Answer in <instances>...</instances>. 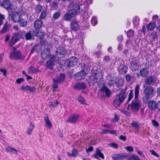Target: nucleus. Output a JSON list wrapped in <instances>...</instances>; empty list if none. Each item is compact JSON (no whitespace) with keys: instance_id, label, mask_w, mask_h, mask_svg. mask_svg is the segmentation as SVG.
<instances>
[{"instance_id":"f257e3e1","label":"nucleus","mask_w":160,"mask_h":160,"mask_svg":"<svg viewBox=\"0 0 160 160\" xmlns=\"http://www.w3.org/2000/svg\"><path fill=\"white\" fill-rule=\"evenodd\" d=\"M139 89V85H137L135 88L134 99L132 101L130 104H129L128 105V109L130 108L131 110L135 112H138L141 106L138 100Z\"/></svg>"},{"instance_id":"f03ea898","label":"nucleus","mask_w":160,"mask_h":160,"mask_svg":"<svg viewBox=\"0 0 160 160\" xmlns=\"http://www.w3.org/2000/svg\"><path fill=\"white\" fill-rule=\"evenodd\" d=\"M127 89L128 88L126 87L120 90L118 93L116 94V98L113 102V104L115 107H119L124 102L127 96Z\"/></svg>"},{"instance_id":"7ed1b4c3","label":"nucleus","mask_w":160,"mask_h":160,"mask_svg":"<svg viewBox=\"0 0 160 160\" xmlns=\"http://www.w3.org/2000/svg\"><path fill=\"white\" fill-rule=\"evenodd\" d=\"M154 89L153 87L150 86H147L145 88L143 92L144 95L142 97L144 103H147L150 98L154 95Z\"/></svg>"},{"instance_id":"20e7f679","label":"nucleus","mask_w":160,"mask_h":160,"mask_svg":"<svg viewBox=\"0 0 160 160\" xmlns=\"http://www.w3.org/2000/svg\"><path fill=\"white\" fill-rule=\"evenodd\" d=\"M102 78L101 72L98 70L93 71L92 75L89 77L88 83L90 85H93L97 82L98 80Z\"/></svg>"},{"instance_id":"39448f33","label":"nucleus","mask_w":160,"mask_h":160,"mask_svg":"<svg viewBox=\"0 0 160 160\" xmlns=\"http://www.w3.org/2000/svg\"><path fill=\"white\" fill-rule=\"evenodd\" d=\"M74 3H71L69 4L70 8L72 7L75 9L77 12H78L79 14L82 16L88 12V9L87 6L84 4L78 5L75 3L73 5Z\"/></svg>"},{"instance_id":"423d86ee","label":"nucleus","mask_w":160,"mask_h":160,"mask_svg":"<svg viewBox=\"0 0 160 160\" xmlns=\"http://www.w3.org/2000/svg\"><path fill=\"white\" fill-rule=\"evenodd\" d=\"M77 14V12L75 9L72 8L69 9L63 16V19L66 21L70 20L72 18L74 17Z\"/></svg>"},{"instance_id":"0eeeda50","label":"nucleus","mask_w":160,"mask_h":160,"mask_svg":"<svg viewBox=\"0 0 160 160\" xmlns=\"http://www.w3.org/2000/svg\"><path fill=\"white\" fill-rule=\"evenodd\" d=\"M9 16L10 17L11 19L14 22H18L20 18H22V15L18 12H12V10L8 11Z\"/></svg>"},{"instance_id":"6e6552de","label":"nucleus","mask_w":160,"mask_h":160,"mask_svg":"<svg viewBox=\"0 0 160 160\" xmlns=\"http://www.w3.org/2000/svg\"><path fill=\"white\" fill-rule=\"evenodd\" d=\"M65 74L61 73L59 76L57 77L56 79L53 78V83L52 85V87L55 89L57 88L58 84L63 82L65 79Z\"/></svg>"},{"instance_id":"1a4fd4ad","label":"nucleus","mask_w":160,"mask_h":160,"mask_svg":"<svg viewBox=\"0 0 160 160\" xmlns=\"http://www.w3.org/2000/svg\"><path fill=\"white\" fill-rule=\"evenodd\" d=\"M9 58L11 59H14L17 60L23 59L24 58L22 53L18 50L10 52L9 54Z\"/></svg>"},{"instance_id":"9d476101","label":"nucleus","mask_w":160,"mask_h":160,"mask_svg":"<svg viewBox=\"0 0 160 160\" xmlns=\"http://www.w3.org/2000/svg\"><path fill=\"white\" fill-rule=\"evenodd\" d=\"M67 51L63 47H59L55 51V55L58 58L64 57L66 54Z\"/></svg>"},{"instance_id":"9b49d317","label":"nucleus","mask_w":160,"mask_h":160,"mask_svg":"<svg viewBox=\"0 0 160 160\" xmlns=\"http://www.w3.org/2000/svg\"><path fill=\"white\" fill-rule=\"evenodd\" d=\"M21 38V36L19 32H16L12 36L9 43V47H12L16 43L19 41Z\"/></svg>"},{"instance_id":"f8f14e48","label":"nucleus","mask_w":160,"mask_h":160,"mask_svg":"<svg viewBox=\"0 0 160 160\" xmlns=\"http://www.w3.org/2000/svg\"><path fill=\"white\" fill-rule=\"evenodd\" d=\"M129 154L126 153H116L112 154L111 157L114 160H122L128 157Z\"/></svg>"},{"instance_id":"ddd939ff","label":"nucleus","mask_w":160,"mask_h":160,"mask_svg":"<svg viewBox=\"0 0 160 160\" xmlns=\"http://www.w3.org/2000/svg\"><path fill=\"white\" fill-rule=\"evenodd\" d=\"M78 58L75 56L70 57L67 61L68 66L71 67L76 66L78 63Z\"/></svg>"},{"instance_id":"4468645a","label":"nucleus","mask_w":160,"mask_h":160,"mask_svg":"<svg viewBox=\"0 0 160 160\" xmlns=\"http://www.w3.org/2000/svg\"><path fill=\"white\" fill-rule=\"evenodd\" d=\"M21 89L28 93H34L36 92V88L34 86H30L28 85H23L21 87Z\"/></svg>"},{"instance_id":"2eb2a0df","label":"nucleus","mask_w":160,"mask_h":160,"mask_svg":"<svg viewBox=\"0 0 160 160\" xmlns=\"http://www.w3.org/2000/svg\"><path fill=\"white\" fill-rule=\"evenodd\" d=\"M79 117V115L78 114H74L69 116L66 122L72 123H75L77 122Z\"/></svg>"},{"instance_id":"dca6fc26","label":"nucleus","mask_w":160,"mask_h":160,"mask_svg":"<svg viewBox=\"0 0 160 160\" xmlns=\"http://www.w3.org/2000/svg\"><path fill=\"white\" fill-rule=\"evenodd\" d=\"M145 82L147 85H154L156 82V78L154 76H151L147 78Z\"/></svg>"},{"instance_id":"f3484780","label":"nucleus","mask_w":160,"mask_h":160,"mask_svg":"<svg viewBox=\"0 0 160 160\" xmlns=\"http://www.w3.org/2000/svg\"><path fill=\"white\" fill-rule=\"evenodd\" d=\"M2 7L7 10H9L12 9V5L9 0H3L1 3Z\"/></svg>"},{"instance_id":"a211bd4d","label":"nucleus","mask_w":160,"mask_h":160,"mask_svg":"<svg viewBox=\"0 0 160 160\" xmlns=\"http://www.w3.org/2000/svg\"><path fill=\"white\" fill-rule=\"evenodd\" d=\"M42 58L43 59H46L50 57L51 53L49 50L45 48L43 49L41 52Z\"/></svg>"},{"instance_id":"6ab92c4d","label":"nucleus","mask_w":160,"mask_h":160,"mask_svg":"<svg viewBox=\"0 0 160 160\" xmlns=\"http://www.w3.org/2000/svg\"><path fill=\"white\" fill-rule=\"evenodd\" d=\"M147 103H148V108L151 111L154 110L156 108H158L157 103L153 100H149Z\"/></svg>"},{"instance_id":"aec40b11","label":"nucleus","mask_w":160,"mask_h":160,"mask_svg":"<svg viewBox=\"0 0 160 160\" xmlns=\"http://www.w3.org/2000/svg\"><path fill=\"white\" fill-rule=\"evenodd\" d=\"M128 68L127 65L125 64H120L118 68L119 72L122 74L126 73L128 70Z\"/></svg>"},{"instance_id":"412c9836","label":"nucleus","mask_w":160,"mask_h":160,"mask_svg":"<svg viewBox=\"0 0 160 160\" xmlns=\"http://www.w3.org/2000/svg\"><path fill=\"white\" fill-rule=\"evenodd\" d=\"M43 117L45 122L46 124V127H48L49 129H51L52 127V125L51 122L49 119L48 114H45Z\"/></svg>"},{"instance_id":"4be33fe9","label":"nucleus","mask_w":160,"mask_h":160,"mask_svg":"<svg viewBox=\"0 0 160 160\" xmlns=\"http://www.w3.org/2000/svg\"><path fill=\"white\" fill-rule=\"evenodd\" d=\"M11 26L10 24L6 22L3 26L2 29L0 31V33L3 34L8 32L10 30Z\"/></svg>"},{"instance_id":"5701e85b","label":"nucleus","mask_w":160,"mask_h":160,"mask_svg":"<svg viewBox=\"0 0 160 160\" xmlns=\"http://www.w3.org/2000/svg\"><path fill=\"white\" fill-rule=\"evenodd\" d=\"M139 67V64L137 60H134L130 63V69L133 71L137 70Z\"/></svg>"},{"instance_id":"b1692460","label":"nucleus","mask_w":160,"mask_h":160,"mask_svg":"<svg viewBox=\"0 0 160 160\" xmlns=\"http://www.w3.org/2000/svg\"><path fill=\"white\" fill-rule=\"evenodd\" d=\"M107 77V80L108 81L107 83V85L109 86H111L113 85L116 80V78L115 76L112 77L109 75H108Z\"/></svg>"},{"instance_id":"393cba45","label":"nucleus","mask_w":160,"mask_h":160,"mask_svg":"<svg viewBox=\"0 0 160 160\" xmlns=\"http://www.w3.org/2000/svg\"><path fill=\"white\" fill-rule=\"evenodd\" d=\"M93 156L97 159H98L99 158H101L102 159L104 158L103 154L101 152L100 149L98 148H96L95 152L93 155Z\"/></svg>"},{"instance_id":"a878e982","label":"nucleus","mask_w":160,"mask_h":160,"mask_svg":"<svg viewBox=\"0 0 160 160\" xmlns=\"http://www.w3.org/2000/svg\"><path fill=\"white\" fill-rule=\"evenodd\" d=\"M55 60V58L53 57H52L47 62L46 66L49 69L51 70L53 68Z\"/></svg>"},{"instance_id":"bb28decb","label":"nucleus","mask_w":160,"mask_h":160,"mask_svg":"<svg viewBox=\"0 0 160 160\" xmlns=\"http://www.w3.org/2000/svg\"><path fill=\"white\" fill-rule=\"evenodd\" d=\"M35 29H40L43 26L42 21L40 19H37L33 23Z\"/></svg>"},{"instance_id":"cd10ccee","label":"nucleus","mask_w":160,"mask_h":160,"mask_svg":"<svg viewBox=\"0 0 160 160\" xmlns=\"http://www.w3.org/2000/svg\"><path fill=\"white\" fill-rule=\"evenodd\" d=\"M86 87V85L85 82H78L76 83L74 86V88L78 90L83 89Z\"/></svg>"},{"instance_id":"c85d7f7f","label":"nucleus","mask_w":160,"mask_h":160,"mask_svg":"<svg viewBox=\"0 0 160 160\" xmlns=\"http://www.w3.org/2000/svg\"><path fill=\"white\" fill-rule=\"evenodd\" d=\"M149 73V69L148 67L143 68H142L140 71V74L143 77H147Z\"/></svg>"},{"instance_id":"c756f323","label":"nucleus","mask_w":160,"mask_h":160,"mask_svg":"<svg viewBox=\"0 0 160 160\" xmlns=\"http://www.w3.org/2000/svg\"><path fill=\"white\" fill-rule=\"evenodd\" d=\"M101 91L102 92H104L105 93V96L107 97H109L111 94V92L109 90L108 88L105 86L103 85Z\"/></svg>"},{"instance_id":"7c9ffc66","label":"nucleus","mask_w":160,"mask_h":160,"mask_svg":"<svg viewBox=\"0 0 160 160\" xmlns=\"http://www.w3.org/2000/svg\"><path fill=\"white\" fill-rule=\"evenodd\" d=\"M86 75L81 70L75 75L76 79L78 81L81 80L84 78Z\"/></svg>"},{"instance_id":"2f4dec72","label":"nucleus","mask_w":160,"mask_h":160,"mask_svg":"<svg viewBox=\"0 0 160 160\" xmlns=\"http://www.w3.org/2000/svg\"><path fill=\"white\" fill-rule=\"evenodd\" d=\"M28 71L29 73L35 74L40 72V71L38 69L35 68L32 66H31L28 68Z\"/></svg>"},{"instance_id":"473e14b6","label":"nucleus","mask_w":160,"mask_h":160,"mask_svg":"<svg viewBox=\"0 0 160 160\" xmlns=\"http://www.w3.org/2000/svg\"><path fill=\"white\" fill-rule=\"evenodd\" d=\"M18 22H19V26L22 27H26L28 24L27 20L26 19H22V18H20Z\"/></svg>"},{"instance_id":"72a5a7b5","label":"nucleus","mask_w":160,"mask_h":160,"mask_svg":"<svg viewBox=\"0 0 160 160\" xmlns=\"http://www.w3.org/2000/svg\"><path fill=\"white\" fill-rule=\"evenodd\" d=\"M35 127L34 124L32 122H30V126L28 128L26 131L27 133L29 135H30L32 132L33 130Z\"/></svg>"},{"instance_id":"f704fd0d","label":"nucleus","mask_w":160,"mask_h":160,"mask_svg":"<svg viewBox=\"0 0 160 160\" xmlns=\"http://www.w3.org/2000/svg\"><path fill=\"white\" fill-rule=\"evenodd\" d=\"M82 70L81 71L86 75L89 72L90 68L89 66L85 64L82 66Z\"/></svg>"},{"instance_id":"c9c22d12","label":"nucleus","mask_w":160,"mask_h":160,"mask_svg":"<svg viewBox=\"0 0 160 160\" xmlns=\"http://www.w3.org/2000/svg\"><path fill=\"white\" fill-rule=\"evenodd\" d=\"M71 27L72 30L74 31H75L78 29L79 25L77 22H73L71 24Z\"/></svg>"},{"instance_id":"e433bc0d","label":"nucleus","mask_w":160,"mask_h":160,"mask_svg":"<svg viewBox=\"0 0 160 160\" xmlns=\"http://www.w3.org/2000/svg\"><path fill=\"white\" fill-rule=\"evenodd\" d=\"M155 27V23L153 22H150L147 26V29L148 31L153 30Z\"/></svg>"},{"instance_id":"4c0bfd02","label":"nucleus","mask_w":160,"mask_h":160,"mask_svg":"<svg viewBox=\"0 0 160 160\" xmlns=\"http://www.w3.org/2000/svg\"><path fill=\"white\" fill-rule=\"evenodd\" d=\"M25 38L26 40H31L32 39L33 37L32 35L31 31H29L28 32H27L25 35Z\"/></svg>"},{"instance_id":"58836bf2","label":"nucleus","mask_w":160,"mask_h":160,"mask_svg":"<svg viewBox=\"0 0 160 160\" xmlns=\"http://www.w3.org/2000/svg\"><path fill=\"white\" fill-rule=\"evenodd\" d=\"M139 18L138 17L135 16L132 19V22L135 26H137L139 24Z\"/></svg>"},{"instance_id":"ea45409f","label":"nucleus","mask_w":160,"mask_h":160,"mask_svg":"<svg viewBox=\"0 0 160 160\" xmlns=\"http://www.w3.org/2000/svg\"><path fill=\"white\" fill-rule=\"evenodd\" d=\"M35 9L38 13H40L43 9V7L41 4H38L36 6Z\"/></svg>"},{"instance_id":"a19ab883","label":"nucleus","mask_w":160,"mask_h":160,"mask_svg":"<svg viewBox=\"0 0 160 160\" xmlns=\"http://www.w3.org/2000/svg\"><path fill=\"white\" fill-rule=\"evenodd\" d=\"M116 87L117 88L120 87L123 84V82L122 79H118L117 80H116L114 82Z\"/></svg>"},{"instance_id":"79ce46f5","label":"nucleus","mask_w":160,"mask_h":160,"mask_svg":"<svg viewBox=\"0 0 160 160\" xmlns=\"http://www.w3.org/2000/svg\"><path fill=\"white\" fill-rule=\"evenodd\" d=\"M132 45V41L131 39H128L126 42L125 45L128 48H130Z\"/></svg>"},{"instance_id":"37998d69","label":"nucleus","mask_w":160,"mask_h":160,"mask_svg":"<svg viewBox=\"0 0 160 160\" xmlns=\"http://www.w3.org/2000/svg\"><path fill=\"white\" fill-rule=\"evenodd\" d=\"M134 34V31L132 29H130L127 32V35L128 38H132Z\"/></svg>"},{"instance_id":"c03bdc74","label":"nucleus","mask_w":160,"mask_h":160,"mask_svg":"<svg viewBox=\"0 0 160 160\" xmlns=\"http://www.w3.org/2000/svg\"><path fill=\"white\" fill-rule=\"evenodd\" d=\"M5 150L8 152H12L14 153H17V150L14 148H12L10 147H8L6 148Z\"/></svg>"},{"instance_id":"a18cd8bd","label":"nucleus","mask_w":160,"mask_h":160,"mask_svg":"<svg viewBox=\"0 0 160 160\" xmlns=\"http://www.w3.org/2000/svg\"><path fill=\"white\" fill-rule=\"evenodd\" d=\"M45 34H46L45 32L40 31L39 30L38 34L37 37L40 39H42L44 38L45 35Z\"/></svg>"},{"instance_id":"49530a36","label":"nucleus","mask_w":160,"mask_h":160,"mask_svg":"<svg viewBox=\"0 0 160 160\" xmlns=\"http://www.w3.org/2000/svg\"><path fill=\"white\" fill-rule=\"evenodd\" d=\"M91 22L93 26H96L98 23L97 17L95 16L92 17L91 20Z\"/></svg>"},{"instance_id":"de8ad7c7","label":"nucleus","mask_w":160,"mask_h":160,"mask_svg":"<svg viewBox=\"0 0 160 160\" xmlns=\"http://www.w3.org/2000/svg\"><path fill=\"white\" fill-rule=\"evenodd\" d=\"M133 97V90H130V92L128 95V102H129L131 100Z\"/></svg>"},{"instance_id":"09e8293b","label":"nucleus","mask_w":160,"mask_h":160,"mask_svg":"<svg viewBox=\"0 0 160 160\" xmlns=\"http://www.w3.org/2000/svg\"><path fill=\"white\" fill-rule=\"evenodd\" d=\"M47 16V12L45 11H43L41 13L40 16L39 18L41 20L42 19H45Z\"/></svg>"},{"instance_id":"8fccbe9b","label":"nucleus","mask_w":160,"mask_h":160,"mask_svg":"<svg viewBox=\"0 0 160 160\" xmlns=\"http://www.w3.org/2000/svg\"><path fill=\"white\" fill-rule=\"evenodd\" d=\"M128 160H141L137 155H133L130 157L128 158Z\"/></svg>"},{"instance_id":"3c124183","label":"nucleus","mask_w":160,"mask_h":160,"mask_svg":"<svg viewBox=\"0 0 160 160\" xmlns=\"http://www.w3.org/2000/svg\"><path fill=\"white\" fill-rule=\"evenodd\" d=\"M78 151L76 149L73 148L72 151V157H75L78 156Z\"/></svg>"},{"instance_id":"603ef678","label":"nucleus","mask_w":160,"mask_h":160,"mask_svg":"<svg viewBox=\"0 0 160 160\" xmlns=\"http://www.w3.org/2000/svg\"><path fill=\"white\" fill-rule=\"evenodd\" d=\"M78 101L81 102V103L83 104H86V101L85 98L82 97L80 96L78 97Z\"/></svg>"},{"instance_id":"864d4df0","label":"nucleus","mask_w":160,"mask_h":160,"mask_svg":"<svg viewBox=\"0 0 160 160\" xmlns=\"http://www.w3.org/2000/svg\"><path fill=\"white\" fill-rule=\"evenodd\" d=\"M61 16V12H55L53 15V17L54 19H57Z\"/></svg>"},{"instance_id":"5fc2aeb1","label":"nucleus","mask_w":160,"mask_h":160,"mask_svg":"<svg viewBox=\"0 0 160 160\" xmlns=\"http://www.w3.org/2000/svg\"><path fill=\"white\" fill-rule=\"evenodd\" d=\"M131 124L132 126L134 127L137 130L139 129V126L137 122H133L131 123Z\"/></svg>"},{"instance_id":"6e6d98bb","label":"nucleus","mask_w":160,"mask_h":160,"mask_svg":"<svg viewBox=\"0 0 160 160\" xmlns=\"http://www.w3.org/2000/svg\"><path fill=\"white\" fill-rule=\"evenodd\" d=\"M109 146L111 148L114 149H118V145L115 142L111 143L109 144Z\"/></svg>"},{"instance_id":"4d7b16f0","label":"nucleus","mask_w":160,"mask_h":160,"mask_svg":"<svg viewBox=\"0 0 160 160\" xmlns=\"http://www.w3.org/2000/svg\"><path fill=\"white\" fill-rule=\"evenodd\" d=\"M38 29H35L34 30H33L32 31H31V32L32 33V36H36L37 37L38 34L39 32V30H38Z\"/></svg>"},{"instance_id":"13d9d810","label":"nucleus","mask_w":160,"mask_h":160,"mask_svg":"<svg viewBox=\"0 0 160 160\" xmlns=\"http://www.w3.org/2000/svg\"><path fill=\"white\" fill-rule=\"evenodd\" d=\"M157 37V32L154 31L152 32L151 34V37L152 39L153 40L155 39Z\"/></svg>"},{"instance_id":"bf43d9fd","label":"nucleus","mask_w":160,"mask_h":160,"mask_svg":"<svg viewBox=\"0 0 160 160\" xmlns=\"http://www.w3.org/2000/svg\"><path fill=\"white\" fill-rule=\"evenodd\" d=\"M38 46V44L35 45L32 48L31 50L30 54H32L33 53L37 51V48Z\"/></svg>"},{"instance_id":"052dcab7","label":"nucleus","mask_w":160,"mask_h":160,"mask_svg":"<svg viewBox=\"0 0 160 160\" xmlns=\"http://www.w3.org/2000/svg\"><path fill=\"white\" fill-rule=\"evenodd\" d=\"M110 60V56H105L103 58V62H108Z\"/></svg>"},{"instance_id":"680f3d73","label":"nucleus","mask_w":160,"mask_h":160,"mask_svg":"<svg viewBox=\"0 0 160 160\" xmlns=\"http://www.w3.org/2000/svg\"><path fill=\"white\" fill-rule=\"evenodd\" d=\"M136 151L139 154L140 156H142V157L145 158V156L144 155L143 152L141 151L140 150H139L138 148H136Z\"/></svg>"},{"instance_id":"e2e57ef3","label":"nucleus","mask_w":160,"mask_h":160,"mask_svg":"<svg viewBox=\"0 0 160 160\" xmlns=\"http://www.w3.org/2000/svg\"><path fill=\"white\" fill-rule=\"evenodd\" d=\"M152 125L155 127H157L159 126V124L158 122L155 120H152Z\"/></svg>"},{"instance_id":"0e129e2a","label":"nucleus","mask_w":160,"mask_h":160,"mask_svg":"<svg viewBox=\"0 0 160 160\" xmlns=\"http://www.w3.org/2000/svg\"><path fill=\"white\" fill-rule=\"evenodd\" d=\"M125 149L129 152H132L134 149L132 146H129L125 148Z\"/></svg>"},{"instance_id":"69168bd1","label":"nucleus","mask_w":160,"mask_h":160,"mask_svg":"<svg viewBox=\"0 0 160 160\" xmlns=\"http://www.w3.org/2000/svg\"><path fill=\"white\" fill-rule=\"evenodd\" d=\"M0 71L3 73V75L4 76L6 77L7 76V70L6 69L0 68Z\"/></svg>"},{"instance_id":"338daca9","label":"nucleus","mask_w":160,"mask_h":160,"mask_svg":"<svg viewBox=\"0 0 160 160\" xmlns=\"http://www.w3.org/2000/svg\"><path fill=\"white\" fill-rule=\"evenodd\" d=\"M119 139L123 141H125L126 140L127 138L125 136L121 135L120 136Z\"/></svg>"},{"instance_id":"774afa93","label":"nucleus","mask_w":160,"mask_h":160,"mask_svg":"<svg viewBox=\"0 0 160 160\" xmlns=\"http://www.w3.org/2000/svg\"><path fill=\"white\" fill-rule=\"evenodd\" d=\"M130 48L124 49L123 51V53L125 55L127 56L129 52V51Z\"/></svg>"}]
</instances>
